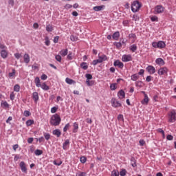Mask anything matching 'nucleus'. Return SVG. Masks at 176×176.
<instances>
[{"label": "nucleus", "instance_id": "nucleus-1", "mask_svg": "<svg viewBox=\"0 0 176 176\" xmlns=\"http://www.w3.org/2000/svg\"><path fill=\"white\" fill-rule=\"evenodd\" d=\"M60 123H61V117L60 116V115L56 113L51 117V126H58Z\"/></svg>", "mask_w": 176, "mask_h": 176}, {"label": "nucleus", "instance_id": "nucleus-2", "mask_svg": "<svg viewBox=\"0 0 176 176\" xmlns=\"http://www.w3.org/2000/svg\"><path fill=\"white\" fill-rule=\"evenodd\" d=\"M141 3H140V1H135L133 2L131 4V10L133 13L137 12L138 10H140V8H141Z\"/></svg>", "mask_w": 176, "mask_h": 176}, {"label": "nucleus", "instance_id": "nucleus-3", "mask_svg": "<svg viewBox=\"0 0 176 176\" xmlns=\"http://www.w3.org/2000/svg\"><path fill=\"white\" fill-rule=\"evenodd\" d=\"M152 46L155 49H164V47H166V43L162 41H160L158 42H153Z\"/></svg>", "mask_w": 176, "mask_h": 176}, {"label": "nucleus", "instance_id": "nucleus-4", "mask_svg": "<svg viewBox=\"0 0 176 176\" xmlns=\"http://www.w3.org/2000/svg\"><path fill=\"white\" fill-rule=\"evenodd\" d=\"M168 122L169 123H174L176 121V111L172 110L168 114Z\"/></svg>", "mask_w": 176, "mask_h": 176}, {"label": "nucleus", "instance_id": "nucleus-5", "mask_svg": "<svg viewBox=\"0 0 176 176\" xmlns=\"http://www.w3.org/2000/svg\"><path fill=\"white\" fill-rule=\"evenodd\" d=\"M164 12V7L163 6H157L154 8V14H160Z\"/></svg>", "mask_w": 176, "mask_h": 176}, {"label": "nucleus", "instance_id": "nucleus-6", "mask_svg": "<svg viewBox=\"0 0 176 176\" xmlns=\"http://www.w3.org/2000/svg\"><path fill=\"white\" fill-rule=\"evenodd\" d=\"M111 105L113 108H120V107H122V103L113 98L111 99Z\"/></svg>", "mask_w": 176, "mask_h": 176}, {"label": "nucleus", "instance_id": "nucleus-7", "mask_svg": "<svg viewBox=\"0 0 176 176\" xmlns=\"http://www.w3.org/2000/svg\"><path fill=\"white\" fill-rule=\"evenodd\" d=\"M122 60L124 63H129V61H131L133 60V57L131 55H123L122 56Z\"/></svg>", "mask_w": 176, "mask_h": 176}, {"label": "nucleus", "instance_id": "nucleus-8", "mask_svg": "<svg viewBox=\"0 0 176 176\" xmlns=\"http://www.w3.org/2000/svg\"><path fill=\"white\" fill-rule=\"evenodd\" d=\"M147 72H148V74H150V75H153V74H155L156 72V69H155V67H153V65H148L146 68Z\"/></svg>", "mask_w": 176, "mask_h": 176}, {"label": "nucleus", "instance_id": "nucleus-9", "mask_svg": "<svg viewBox=\"0 0 176 176\" xmlns=\"http://www.w3.org/2000/svg\"><path fill=\"white\" fill-rule=\"evenodd\" d=\"M19 167L22 173L27 174V166L25 165V162H24L23 161L21 162L19 164Z\"/></svg>", "mask_w": 176, "mask_h": 176}, {"label": "nucleus", "instance_id": "nucleus-10", "mask_svg": "<svg viewBox=\"0 0 176 176\" xmlns=\"http://www.w3.org/2000/svg\"><path fill=\"white\" fill-rule=\"evenodd\" d=\"M167 72H168L167 67H162L158 70L157 74L158 75H164L167 74Z\"/></svg>", "mask_w": 176, "mask_h": 176}, {"label": "nucleus", "instance_id": "nucleus-11", "mask_svg": "<svg viewBox=\"0 0 176 176\" xmlns=\"http://www.w3.org/2000/svg\"><path fill=\"white\" fill-rule=\"evenodd\" d=\"M113 65L114 67H118V68L121 69H123V67H124L123 63L120 62L119 60L114 61Z\"/></svg>", "mask_w": 176, "mask_h": 176}, {"label": "nucleus", "instance_id": "nucleus-12", "mask_svg": "<svg viewBox=\"0 0 176 176\" xmlns=\"http://www.w3.org/2000/svg\"><path fill=\"white\" fill-rule=\"evenodd\" d=\"M53 135H56L57 138L61 137V131L60 129H55L52 131Z\"/></svg>", "mask_w": 176, "mask_h": 176}, {"label": "nucleus", "instance_id": "nucleus-13", "mask_svg": "<svg viewBox=\"0 0 176 176\" xmlns=\"http://www.w3.org/2000/svg\"><path fill=\"white\" fill-rule=\"evenodd\" d=\"M32 98L34 102H38V101L39 100V94H38V92H33Z\"/></svg>", "mask_w": 176, "mask_h": 176}, {"label": "nucleus", "instance_id": "nucleus-14", "mask_svg": "<svg viewBox=\"0 0 176 176\" xmlns=\"http://www.w3.org/2000/svg\"><path fill=\"white\" fill-rule=\"evenodd\" d=\"M40 87H41V89L45 91H47V90L50 89V87L47 85H46V82H43L42 84H41Z\"/></svg>", "mask_w": 176, "mask_h": 176}, {"label": "nucleus", "instance_id": "nucleus-15", "mask_svg": "<svg viewBox=\"0 0 176 176\" xmlns=\"http://www.w3.org/2000/svg\"><path fill=\"white\" fill-rule=\"evenodd\" d=\"M104 8H105V6H97L94 7L93 10H95V12H100Z\"/></svg>", "mask_w": 176, "mask_h": 176}, {"label": "nucleus", "instance_id": "nucleus-16", "mask_svg": "<svg viewBox=\"0 0 176 176\" xmlns=\"http://www.w3.org/2000/svg\"><path fill=\"white\" fill-rule=\"evenodd\" d=\"M120 36V33L119 32H116L113 34L112 38L114 41H118Z\"/></svg>", "mask_w": 176, "mask_h": 176}, {"label": "nucleus", "instance_id": "nucleus-17", "mask_svg": "<svg viewBox=\"0 0 176 176\" xmlns=\"http://www.w3.org/2000/svg\"><path fill=\"white\" fill-rule=\"evenodd\" d=\"M148 102H149V98L148 97V95L144 94V98L142 100V104H143V105H146L148 104Z\"/></svg>", "mask_w": 176, "mask_h": 176}, {"label": "nucleus", "instance_id": "nucleus-18", "mask_svg": "<svg viewBox=\"0 0 176 176\" xmlns=\"http://www.w3.org/2000/svg\"><path fill=\"white\" fill-rule=\"evenodd\" d=\"M65 82L66 83H67V85H75V83H76V80H74L69 78H66Z\"/></svg>", "mask_w": 176, "mask_h": 176}, {"label": "nucleus", "instance_id": "nucleus-19", "mask_svg": "<svg viewBox=\"0 0 176 176\" xmlns=\"http://www.w3.org/2000/svg\"><path fill=\"white\" fill-rule=\"evenodd\" d=\"M23 61L25 64H28V63H30V55L28 54H25L23 55Z\"/></svg>", "mask_w": 176, "mask_h": 176}, {"label": "nucleus", "instance_id": "nucleus-20", "mask_svg": "<svg viewBox=\"0 0 176 176\" xmlns=\"http://www.w3.org/2000/svg\"><path fill=\"white\" fill-rule=\"evenodd\" d=\"M118 96L119 97V98H124V97L126 96V94L124 93V91H123V89H121L119 91Z\"/></svg>", "mask_w": 176, "mask_h": 176}, {"label": "nucleus", "instance_id": "nucleus-21", "mask_svg": "<svg viewBox=\"0 0 176 176\" xmlns=\"http://www.w3.org/2000/svg\"><path fill=\"white\" fill-rule=\"evenodd\" d=\"M138 79H140V76H138L137 74H133L131 76V80H133V82H137Z\"/></svg>", "mask_w": 176, "mask_h": 176}, {"label": "nucleus", "instance_id": "nucleus-22", "mask_svg": "<svg viewBox=\"0 0 176 176\" xmlns=\"http://www.w3.org/2000/svg\"><path fill=\"white\" fill-rule=\"evenodd\" d=\"M155 63L158 64V65H164V60L162 58H157Z\"/></svg>", "mask_w": 176, "mask_h": 176}, {"label": "nucleus", "instance_id": "nucleus-23", "mask_svg": "<svg viewBox=\"0 0 176 176\" xmlns=\"http://www.w3.org/2000/svg\"><path fill=\"white\" fill-rule=\"evenodd\" d=\"M67 146H69V140H66L63 144V148L64 151H67Z\"/></svg>", "mask_w": 176, "mask_h": 176}, {"label": "nucleus", "instance_id": "nucleus-24", "mask_svg": "<svg viewBox=\"0 0 176 176\" xmlns=\"http://www.w3.org/2000/svg\"><path fill=\"white\" fill-rule=\"evenodd\" d=\"M60 56H62V57H65V56H67V54H68V49H63V50H60Z\"/></svg>", "mask_w": 176, "mask_h": 176}, {"label": "nucleus", "instance_id": "nucleus-25", "mask_svg": "<svg viewBox=\"0 0 176 176\" xmlns=\"http://www.w3.org/2000/svg\"><path fill=\"white\" fill-rule=\"evenodd\" d=\"M73 133H78V130L79 129V124H78V122H74L73 124Z\"/></svg>", "mask_w": 176, "mask_h": 176}, {"label": "nucleus", "instance_id": "nucleus-26", "mask_svg": "<svg viewBox=\"0 0 176 176\" xmlns=\"http://www.w3.org/2000/svg\"><path fill=\"white\" fill-rule=\"evenodd\" d=\"M34 83H35L36 87H41V79L39 78V77L35 78Z\"/></svg>", "mask_w": 176, "mask_h": 176}, {"label": "nucleus", "instance_id": "nucleus-27", "mask_svg": "<svg viewBox=\"0 0 176 176\" xmlns=\"http://www.w3.org/2000/svg\"><path fill=\"white\" fill-rule=\"evenodd\" d=\"M1 56L2 58H6V57H8V52L5 50H2L1 51Z\"/></svg>", "mask_w": 176, "mask_h": 176}, {"label": "nucleus", "instance_id": "nucleus-28", "mask_svg": "<svg viewBox=\"0 0 176 176\" xmlns=\"http://www.w3.org/2000/svg\"><path fill=\"white\" fill-rule=\"evenodd\" d=\"M131 165L132 166V167H137V160H135V158H131Z\"/></svg>", "mask_w": 176, "mask_h": 176}, {"label": "nucleus", "instance_id": "nucleus-29", "mask_svg": "<svg viewBox=\"0 0 176 176\" xmlns=\"http://www.w3.org/2000/svg\"><path fill=\"white\" fill-rule=\"evenodd\" d=\"M98 59L100 61V63H102L103 61H107L108 58L106 56V55L103 54L102 56H99Z\"/></svg>", "mask_w": 176, "mask_h": 176}, {"label": "nucleus", "instance_id": "nucleus-30", "mask_svg": "<svg viewBox=\"0 0 176 176\" xmlns=\"http://www.w3.org/2000/svg\"><path fill=\"white\" fill-rule=\"evenodd\" d=\"M80 67H81L82 69H85V71H86V69H87V68H89V66L87 65V63L82 62V63L80 64Z\"/></svg>", "mask_w": 176, "mask_h": 176}, {"label": "nucleus", "instance_id": "nucleus-31", "mask_svg": "<svg viewBox=\"0 0 176 176\" xmlns=\"http://www.w3.org/2000/svg\"><path fill=\"white\" fill-rule=\"evenodd\" d=\"M43 153V151L42 150L36 149L34 151V155H36V156H41V155H42Z\"/></svg>", "mask_w": 176, "mask_h": 176}, {"label": "nucleus", "instance_id": "nucleus-32", "mask_svg": "<svg viewBox=\"0 0 176 176\" xmlns=\"http://www.w3.org/2000/svg\"><path fill=\"white\" fill-rule=\"evenodd\" d=\"M54 30L53 26L51 25H47L46 26V31H47V32H52Z\"/></svg>", "mask_w": 176, "mask_h": 176}, {"label": "nucleus", "instance_id": "nucleus-33", "mask_svg": "<svg viewBox=\"0 0 176 176\" xmlns=\"http://www.w3.org/2000/svg\"><path fill=\"white\" fill-rule=\"evenodd\" d=\"M32 124H34V120H28L26 121V126L28 127H30Z\"/></svg>", "mask_w": 176, "mask_h": 176}, {"label": "nucleus", "instance_id": "nucleus-34", "mask_svg": "<svg viewBox=\"0 0 176 176\" xmlns=\"http://www.w3.org/2000/svg\"><path fill=\"white\" fill-rule=\"evenodd\" d=\"M135 85L136 87L141 88V87H142V81L138 80V81L135 82Z\"/></svg>", "mask_w": 176, "mask_h": 176}, {"label": "nucleus", "instance_id": "nucleus-35", "mask_svg": "<svg viewBox=\"0 0 176 176\" xmlns=\"http://www.w3.org/2000/svg\"><path fill=\"white\" fill-rule=\"evenodd\" d=\"M14 91H16V93L20 91V85L19 84H16L14 86Z\"/></svg>", "mask_w": 176, "mask_h": 176}, {"label": "nucleus", "instance_id": "nucleus-36", "mask_svg": "<svg viewBox=\"0 0 176 176\" xmlns=\"http://www.w3.org/2000/svg\"><path fill=\"white\" fill-rule=\"evenodd\" d=\"M119 174L120 176H126V174H127V170H126V169H122Z\"/></svg>", "mask_w": 176, "mask_h": 176}, {"label": "nucleus", "instance_id": "nucleus-37", "mask_svg": "<svg viewBox=\"0 0 176 176\" xmlns=\"http://www.w3.org/2000/svg\"><path fill=\"white\" fill-rule=\"evenodd\" d=\"M86 83H87V86H93L95 83V81L94 80H87Z\"/></svg>", "mask_w": 176, "mask_h": 176}, {"label": "nucleus", "instance_id": "nucleus-38", "mask_svg": "<svg viewBox=\"0 0 176 176\" xmlns=\"http://www.w3.org/2000/svg\"><path fill=\"white\" fill-rule=\"evenodd\" d=\"M80 162L81 163H82V164H85V163H86V162H87V158H86V157L82 156L80 158Z\"/></svg>", "mask_w": 176, "mask_h": 176}, {"label": "nucleus", "instance_id": "nucleus-39", "mask_svg": "<svg viewBox=\"0 0 176 176\" xmlns=\"http://www.w3.org/2000/svg\"><path fill=\"white\" fill-rule=\"evenodd\" d=\"M130 50H131V52L134 53V52L137 50V45L133 44L132 45H131Z\"/></svg>", "mask_w": 176, "mask_h": 176}, {"label": "nucleus", "instance_id": "nucleus-40", "mask_svg": "<svg viewBox=\"0 0 176 176\" xmlns=\"http://www.w3.org/2000/svg\"><path fill=\"white\" fill-rule=\"evenodd\" d=\"M16 75V69H12V72L8 74L9 78H13Z\"/></svg>", "mask_w": 176, "mask_h": 176}, {"label": "nucleus", "instance_id": "nucleus-41", "mask_svg": "<svg viewBox=\"0 0 176 176\" xmlns=\"http://www.w3.org/2000/svg\"><path fill=\"white\" fill-rule=\"evenodd\" d=\"M118 120L121 122H124V118L123 117L122 114H119L117 118Z\"/></svg>", "mask_w": 176, "mask_h": 176}, {"label": "nucleus", "instance_id": "nucleus-42", "mask_svg": "<svg viewBox=\"0 0 176 176\" xmlns=\"http://www.w3.org/2000/svg\"><path fill=\"white\" fill-rule=\"evenodd\" d=\"M118 85V84H116V83H112V84H111V85H110V89L112 90V91L116 90V85Z\"/></svg>", "mask_w": 176, "mask_h": 176}, {"label": "nucleus", "instance_id": "nucleus-43", "mask_svg": "<svg viewBox=\"0 0 176 176\" xmlns=\"http://www.w3.org/2000/svg\"><path fill=\"white\" fill-rule=\"evenodd\" d=\"M23 115L25 116V118H28V116H31V112H30L28 110H26L23 112Z\"/></svg>", "mask_w": 176, "mask_h": 176}, {"label": "nucleus", "instance_id": "nucleus-44", "mask_svg": "<svg viewBox=\"0 0 176 176\" xmlns=\"http://www.w3.org/2000/svg\"><path fill=\"white\" fill-rule=\"evenodd\" d=\"M111 176H119V171L117 170H113L111 172Z\"/></svg>", "mask_w": 176, "mask_h": 176}, {"label": "nucleus", "instance_id": "nucleus-45", "mask_svg": "<svg viewBox=\"0 0 176 176\" xmlns=\"http://www.w3.org/2000/svg\"><path fill=\"white\" fill-rule=\"evenodd\" d=\"M157 133H160L161 134H162V137H163V138H164V137H165L164 131H163L162 129L159 128L158 129H157Z\"/></svg>", "mask_w": 176, "mask_h": 176}, {"label": "nucleus", "instance_id": "nucleus-46", "mask_svg": "<svg viewBox=\"0 0 176 176\" xmlns=\"http://www.w3.org/2000/svg\"><path fill=\"white\" fill-rule=\"evenodd\" d=\"M151 21H159V18H157V16H153L151 17H150Z\"/></svg>", "mask_w": 176, "mask_h": 176}, {"label": "nucleus", "instance_id": "nucleus-47", "mask_svg": "<svg viewBox=\"0 0 176 176\" xmlns=\"http://www.w3.org/2000/svg\"><path fill=\"white\" fill-rule=\"evenodd\" d=\"M46 46H50V40H49V37H45V42Z\"/></svg>", "mask_w": 176, "mask_h": 176}, {"label": "nucleus", "instance_id": "nucleus-48", "mask_svg": "<svg viewBox=\"0 0 176 176\" xmlns=\"http://www.w3.org/2000/svg\"><path fill=\"white\" fill-rule=\"evenodd\" d=\"M100 63H101V60H100L99 59L94 60L92 62L93 65H97V64Z\"/></svg>", "mask_w": 176, "mask_h": 176}, {"label": "nucleus", "instance_id": "nucleus-49", "mask_svg": "<svg viewBox=\"0 0 176 176\" xmlns=\"http://www.w3.org/2000/svg\"><path fill=\"white\" fill-rule=\"evenodd\" d=\"M132 20H133V21H140V16H138V15H133Z\"/></svg>", "mask_w": 176, "mask_h": 176}, {"label": "nucleus", "instance_id": "nucleus-50", "mask_svg": "<svg viewBox=\"0 0 176 176\" xmlns=\"http://www.w3.org/2000/svg\"><path fill=\"white\" fill-rule=\"evenodd\" d=\"M85 78H87V80H90L91 79H93V76L90 74H87Z\"/></svg>", "mask_w": 176, "mask_h": 176}, {"label": "nucleus", "instance_id": "nucleus-51", "mask_svg": "<svg viewBox=\"0 0 176 176\" xmlns=\"http://www.w3.org/2000/svg\"><path fill=\"white\" fill-rule=\"evenodd\" d=\"M44 137L47 141H49V140H50V135L47 133H44Z\"/></svg>", "mask_w": 176, "mask_h": 176}, {"label": "nucleus", "instance_id": "nucleus-52", "mask_svg": "<svg viewBox=\"0 0 176 176\" xmlns=\"http://www.w3.org/2000/svg\"><path fill=\"white\" fill-rule=\"evenodd\" d=\"M69 123H67L65 126V127L63 128V131L65 132V133H66V131H68V129H69Z\"/></svg>", "mask_w": 176, "mask_h": 176}, {"label": "nucleus", "instance_id": "nucleus-53", "mask_svg": "<svg viewBox=\"0 0 176 176\" xmlns=\"http://www.w3.org/2000/svg\"><path fill=\"white\" fill-rule=\"evenodd\" d=\"M1 105L4 107V108H9L10 107L8 104V102L4 101L3 102L1 103Z\"/></svg>", "mask_w": 176, "mask_h": 176}, {"label": "nucleus", "instance_id": "nucleus-54", "mask_svg": "<svg viewBox=\"0 0 176 176\" xmlns=\"http://www.w3.org/2000/svg\"><path fill=\"white\" fill-rule=\"evenodd\" d=\"M114 45L116 46L117 49H120V47H122V43L120 42L115 43Z\"/></svg>", "mask_w": 176, "mask_h": 176}, {"label": "nucleus", "instance_id": "nucleus-55", "mask_svg": "<svg viewBox=\"0 0 176 176\" xmlns=\"http://www.w3.org/2000/svg\"><path fill=\"white\" fill-rule=\"evenodd\" d=\"M76 176H86V173L85 172H80L76 173Z\"/></svg>", "mask_w": 176, "mask_h": 176}, {"label": "nucleus", "instance_id": "nucleus-56", "mask_svg": "<svg viewBox=\"0 0 176 176\" xmlns=\"http://www.w3.org/2000/svg\"><path fill=\"white\" fill-rule=\"evenodd\" d=\"M55 58H56V61H58V63H61V60H62L61 56H60V55H56V56H55Z\"/></svg>", "mask_w": 176, "mask_h": 176}, {"label": "nucleus", "instance_id": "nucleus-57", "mask_svg": "<svg viewBox=\"0 0 176 176\" xmlns=\"http://www.w3.org/2000/svg\"><path fill=\"white\" fill-rule=\"evenodd\" d=\"M58 108L56 107H54L51 109V113H56L57 112Z\"/></svg>", "mask_w": 176, "mask_h": 176}, {"label": "nucleus", "instance_id": "nucleus-58", "mask_svg": "<svg viewBox=\"0 0 176 176\" xmlns=\"http://www.w3.org/2000/svg\"><path fill=\"white\" fill-rule=\"evenodd\" d=\"M70 39L71 41H72V42H76V41L78 40V38L76 37H75V36L72 35L70 36Z\"/></svg>", "mask_w": 176, "mask_h": 176}, {"label": "nucleus", "instance_id": "nucleus-59", "mask_svg": "<svg viewBox=\"0 0 176 176\" xmlns=\"http://www.w3.org/2000/svg\"><path fill=\"white\" fill-rule=\"evenodd\" d=\"M67 59L69 60H72V52H69V54L67 56Z\"/></svg>", "mask_w": 176, "mask_h": 176}, {"label": "nucleus", "instance_id": "nucleus-60", "mask_svg": "<svg viewBox=\"0 0 176 176\" xmlns=\"http://www.w3.org/2000/svg\"><path fill=\"white\" fill-rule=\"evenodd\" d=\"M153 77H152V76H148L146 78V82H151L152 80Z\"/></svg>", "mask_w": 176, "mask_h": 176}, {"label": "nucleus", "instance_id": "nucleus-61", "mask_svg": "<svg viewBox=\"0 0 176 176\" xmlns=\"http://www.w3.org/2000/svg\"><path fill=\"white\" fill-rule=\"evenodd\" d=\"M14 56L15 58H16L17 60H19V58H20V57H21V54H19V53H15Z\"/></svg>", "mask_w": 176, "mask_h": 176}, {"label": "nucleus", "instance_id": "nucleus-62", "mask_svg": "<svg viewBox=\"0 0 176 176\" xmlns=\"http://www.w3.org/2000/svg\"><path fill=\"white\" fill-rule=\"evenodd\" d=\"M129 21L127 20L123 21L122 24L124 27H127L129 25Z\"/></svg>", "mask_w": 176, "mask_h": 176}, {"label": "nucleus", "instance_id": "nucleus-63", "mask_svg": "<svg viewBox=\"0 0 176 176\" xmlns=\"http://www.w3.org/2000/svg\"><path fill=\"white\" fill-rule=\"evenodd\" d=\"M8 4L10 5V6H14V0H9Z\"/></svg>", "mask_w": 176, "mask_h": 176}, {"label": "nucleus", "instance_id": "nucleus-64", "mask_svg": "<svg viewBox=\"0 0 176 176\" xmlns=\"http://www.w3.org/2000/svg\"><path fill=\"white\" fill-rule=\"evenodd\" d=\"M72 8V5H71V4H66L65 6V9H67V10L71 9Z\"/></svg>", "mask_w": 176, "mask_h": 176}]
</instances>
